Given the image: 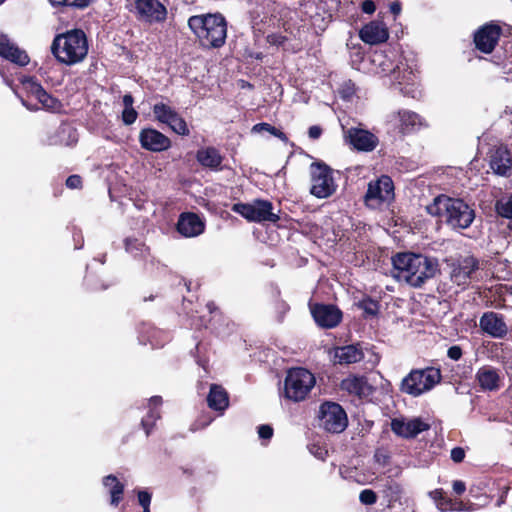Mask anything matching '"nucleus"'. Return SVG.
I'll return each instance as SVG.
<instances>
[{
  "label": "nucleus",
  "mask_w": 512,
  "mask_h": 512,
  "mask_svg": "<svg viewBox=\"0 0 512 512\" xmlns=\"http://www.w3.org/2000/svg\"><path fill=\"white\" fill-rule=\"evenodd\" d=\"M453 491L457 494V495H461L465 492L466 490V485L463 481L461 480H455L453 482Z\"/></svg>",
  "instance_id": "obj_53"
},
{
  "label": "nucleus",
  "mask_w": 512,
  "mask_h": 512,
  "mask_svg": "<svg viewBox=\"0 0 512 512\" xmlns=\"http://www.w3.org/2000/svg\"><path fill=\"white\" fill-rule=\"evenodd\" d=\"M139 142L143 149L151 152H162L171 147V140L154 128L142 129L139 133Z\"/></svg>",
  "instance_id": "obj_19"
},
{
  "label": "nucleus",
  "mask_w": 512,
  "mask_h": 512,
  "mask_svg": "<svg viewBox=\"0 0 512 512\" xmlns=\"http://www.w3.org/2000/svg\"><path fill=\"white\" fill-rule=\"evenodd\" d=\"M315 383V376L309 370L302 367L291 368L285 377L283 396L293 402L303 401Z\"/></svg>",
  "instance_id": "obj_6"
},
{
  "label": "nucleus",
  "mask_w": 512,
  "mask_h": 512,
  "mask_svg": "<svg viewBox=\"0 0 512 512\" xmlns=\"http://www.w3.org/2000/svg\"><path fill=\"white\" fill-rule=\"evenodd\" d=\"M360 307L363 311L370 316H375L379 311V304L377 301L373 299H364L360 303Z\"/></svg>",
  "instance_id": "obj_39"
},
{
  "label": "nucleus",
  "mask_w": 512,
  "mask_h": 512,
  "mask_svg": "<svg viewBox=\"0 0 512 512\" xmlns=\"http://www.w3.org/2000/svg\"><path fill=\"white\" fill-rule=\"evenodd\" d=\"M389 489L394 493V494H398L400 492V488L398 485H393V486H390Z\"/></svg>",
  "instance_id": "obj_59"
},
{
  "label": "nucleus",
  "mask_w": 512,
  "mask_h": 512,
  "mask_svg": "<svg viewBox=\"0 0 512 512\" xmlns=\"http://www.w3.org/2000/svg\"><path fill=\"white\" fill-rule=\"evenodd\" d=\"M430 496L432 497V499L437 503V505L441 509L447 508L448 505L451 506V509H457V510H463L464 509L462 507L461 503L452 504L450 501L446 500L445 497H444V493H443V491L441 489H436V490L430 492Z\"/></svg>",
  "instance_id": "obj_38"
},
{
  "label": "nucleus",
  "mask_w": 512,
  "mask_h": 512,
  "mask_svg": "<svg viewBox=\"0 0 512 512\" xmlns=\"http://www.w3.org/2000/svg\"><path fill=\"white\" fill-rule=\"evenodd\" d=\"M478 269L479 261L474 256L458 258L451 264L450 279L458 286H467Z\"/></svg>",
  "instance_id": "obj_14"
},
{
  "label": "nucleus",
  "mask_w": 512,
  "mask_h": 512,
  "mask_svg": "<svg viewBox=\"0 0 512 512\" xmlns=\"http://www.w3.org/2000/svg\"><path fill=\"white\" fill-rule=\"evenodd\" d=\"M137 116L138 113L134 108H127L122 112V121L126 125H131L136 121Z\"/></svg>",
  "instance_id": "obj_43"
},
{
  "label": "nucleus",
  "mask_w": 512,
  "mask_h": 512,
  "mask_svg": "<svg viewBox=\"0 0 512 512\" xmlns=\"http://www.w3.org/2000/svg\"><path fill=\"white\" fill-rule=\"evenodd\" d=\"M447 356L454 361L459 360L462 357L461 347L458 345L451 346L447 351Z\"/></svg>",
  "instance_id": "obj_47"
},
{
  "label": "nucleus",
  "mask_w": 512,
  "mask_h": 512,
  "mask_svg": "<svg viewBox=\"0 0 512 512\" xmlns=\"http://www.w3.org/2000/svg\"><path fill=\"white\" fill-rule=\"evenodd\" d=\"M161 405H162V398L160 396H153L149 399L148 413L141 420V425H142L143 429L145 430L147 436L151 433L155 422L158 419H160V417H161L160 410H159Z\"/></svg>",
  "instance_id": "obj_30"
},
{
  "label": "nucleus",
  "mask_w": 512,
  "mask_h": 512,
  "mask_svg": "<svg viewBox=\"0 0 512 512\" xmlns=\"http://www.w3.org/2000/svg\"><path fill=\"white\" fill-rule=\"evenodd\" d=\"M389 123L401 134H410L426 126L425 120L410 110H398L388 117Z\"/></svg>",
  "instance_id": "obj_13"
},
{
  "label": "nucleus",
  "mask_w": 512,
  "mask_h": 512,
  "mask_svg": "<svg viewBox=\"0 0 512 512\" xmlns=\"http://www.w3.org/2000/svg\"><path fill=\"white\" fill-rule=\"evenodd\" d=\"M311 181L310 192L317 198H327L336 190L332 170L325 164L311 165Z\"/></svg>",
  "instance_id": "obj_11"
},
{
  "label": "nucleus",
  "mask_w": 512,
  "mask_h": 512,
  "mask_svg": "<svg viewBox=\"0 0 512 512\" xmlns=\"http://www.w3.org/2000/svg\"><path fill=\"white\" fill-rule=\"evenodd\" d=\"M480 328L493 338H503L508 332L504 317L495 312H485L479 320Z\"/></svg>",
  "instance_id": "obj_22"
},
{
  "label": "nucleus",
  "mask_w": 512,
  "mask_h": 512,
  "mask_svg": "<svg viewBox=\"0 0 512 512\" xmlns=\"http://www.w3.org/2000/svg\"><path fill=\"white\" fill-rule=\"evenodd\" d=\"M251 131L253 133L268 132L269 134L273 135L274 137H277L278 139H280L284 143L288 142L287 136L281 130L277 129L276 127H274L271 124L266 123V122L255 124L252 127Z\"/></svg>",
  "instance_id": "obj_37"
},
{
  "label": "nucleus",
  "mask_w": 512,
  "mask_h": 512,
  "mask_svg": "<svg viewBox=\"0 0 512 512\" xmlns=\"http://www.w3.org/2000/svg\"><path fill=\"white\" fill-rule=\"evenodd\" d=\"M197 161L204 167L217 170L222 163V156L214 147L201 148L196 154Z\"/></svg>",
  "instance_id": "obj_32"
},
{
  "label": "nucleus",
  "mask_w": 512,
  "mask_h": 512,
  "mask_svg": "<svg viewBox=\"0 0 512 512\" xmlns=\"http://www.w3.org/2000/svg\"><path fill=\"white\" fill-rule=\"evenodd\" d=\"M232 211L240 214L251 222H272L276 223L280 217L273 212V205L266 200H255L252 203H236Z\"/></svg>",
  "instance_id": "obj_8"
},
{
  "label": "nucleus",
  "mask_w": 512,
  "mask_h": 512,
  "mask_svg": "<svg viewBox=\"0 0 512 512\" xmlns=\"http://www.w3.org/2000/svg\"><path fill=\"white\" fill-rule=\"evenodd\" d=\"M52 4L66 5L76 8H85L89 6L91 0H50Z\"/></svg>",
  "instance_id": "obj_40"
},
{
  "label": "nucleus",
  "mask_w": 512,
  "mask_h": 512,
  "mask_svg": "<svg viewBox=\"0 0 512 512\" xmlns=\"http://www.w3.org/2000/svg\"><path fill=\"white\" fill-rule=\"evenodd\" d=\"M417 75L411 65L408 64L406 59L400 60L395 67H393L390 80L392 84L399 89V91L412 98L420 95L416 83Z\"/></svg>",
  "instance_id": "obj_9"
},
{
  "label": "nucleus",
  "mask_w": 512,
  "mask_h": 512,
  "mask_svg": "<svg viewBox=\"0 0 512 512\" xmlns=\"http://www.w3.org/2000/svg\"><path fill=\"white\" fill-rule=\"evenodd\" d=\"M25 90L42 105V108L50 112H59L62 108L61 102L48 94L34 78L25 79L22 82Z\"/></svg>",
  "instance_id": "obj_17"
},
{
  "label": "nucleus",
  "mask_w": 512,
  "mask_h": 512,
  "mask_svg": "<svg viewBox=\"0 0 512 512\" xmlns=\"http://www.w3.org/2000/svg\"><path fill=\"white\" fill-rule=\"evenodd\" d=\"M361 8H362V11L367 14H372L376 9L375 3L372 0L363 1Z\"/></svg>",
  "instance_id": "obj_51"
},
{
  "label": "nucleus",
  "mask_w": 512,
  "mask_h": 512,
  "mask_svg": "<svg viewBox=\"0 0 512 512\" xmlns=\"http://www.w3.org/2000/svg\"><path fill=\"white\" fill-rule=\"evenodd\" d=\"M345 139L356 150L359 151H372L378 145V138L371 132L352 127L345 131Z\"/></svg>",
  "instance_id": "obj_20"
},
{
  "label": "nucleus",
  "mask_w": 512,
  "mask_h": 512,
  "mask_svg": "<svg viewBox=\"0 0 512 512\" xmlns=\"http://www.w3.org/2000/svg\"><path fill=\"white\" fill-rule=\"evenodd\" d=\"M139 19L149 23H160L167 17L166 7L158 0H135Z\"/></svg>",
  "instance_id": "obj_16"
},
{
  "label": "nucleus",
  "mask_w": 512,
  "mask_h": 512,
  "mask_svg": "<svg viewBox=\"0 0 512 512\" xmlns=\"http://www.w3.org/2000/svg\"><path fill=\"white\" fill-rule=\"evenodd\" d=\"M341 389L359 398H368L374 392V388L368 383L366 377L355 375L343 379Z\"/></svg>",
  "instance_id": "obj_25"
},
{
  "label": "nucleus",
  "mask_w": 512,
  "mask_h": 512,
  "mask_svg": "<svg viewBox=\"0 0 512 512\" xmlns=\"http://www.w3.org/2000/svg\"><path fill=\"white\" fill-rule=\"evenodd\" d=\"M251 16V23L253 27L258 25L259 23H262L264 19L266 18L264 7L263 6H257L253 10L250 11Z\"/></svg>",
  "instance_id": "obj_41"
},
{
  "label": "nucleus",
  "mask_w": 512,
  "mask_h": 512,
  "mask_svg": "<svg viewBox=\"0 0 512 512\" xmlns=\"http://www.w3.org/2000/svg\"><path fill=\"white\" fill-rule=\"evenodd\" d=\"M392 264L394 277L415 288L433 278L438 270L437 259L411 252L397 253Z\"/></svg>",
  "instance_id": "obj_1"
},
{
  "label": "nucleus",
  "mask_w": 512,
  "mask_h": 512,
  "mask_svg": "<svg viewBox=\"0 0 512 512\" xmlns=\"http://www.w3.org/2000/svg\"><path fill=\"white\" fill-rule=\"evenodd\" d=\"M258 436L263 440L271 439L273 436V428L270 425H260L258 427Z\"/></svg>",
  "instance_id": "obj_46"
},
{
  "label": "nucleus",
  "mask_w": 512,
  "mask_h": 512,
  "mask_svg": "<svg viewBox=\"0 0 512 512\" xmlns=\"http://www.w3.org/2000/svg\"><path fill=\"white\" fill-rule=\"evenodd\" d=\"M361 40L370 45H376L385 42L388 37V29L383 22L372 21L365 26L359 32Z\"/></svg>",
  "instance_id": "obj_23"
},
{
  "label": "nucleus",
  "mask_w": 512,
  "mask_h": 512,
  "mask_svg": "<svg viewBox=\"0 0 512 512\" xmlns=\"http://www.w3.org/2000/svg\"><path fill=\"white\" fill-rule=\"evenodd\" d=\"M502 34V29L494 23L481 26L474 34L476 48L486 54L491 53L497 45Z\"/></svg>",
  "instance_id": "obj_15"
},
{
  "label": "nucleus",
  "mask_w": 512,
  "mask_h": 512,
  "mask_svg": "<svg viewBox=\"0 0 512 512\" xmlns=\"http://www.w3.org/2000/svg\"><path fill=\"white\" fill-rule=\"evenodd\" d=\"M475 380L482 391L493 392L501 388L503 376L499 369L484 365L477 370Z\"/></svg>",
  "instance_id": "obj_21"
},
{
  "label": "nucleus",
  "mask_w": 512,
  "mask_h": 512,
  "mask_svg": "<svg viewBox=\"0 0 512 512\" xmlns=\"http://www.w3.org/2000/svg\"><path fill=\"white\" fill-rule=\"evenodd\" d=\"M102 483L110 495V505L117 507L123 499L124 484L113 474L105 476Z\"/></svg>",
  "instance_id": "obj_31"
},
{
  "label": "nucleus",
  "mask_w": 512,
  "mask_h": 512,
  "mask_svg": "<svg viewBox=\"0 0 512 512\" xmlns=\"http://www.w3.org/2000/svg\"><path fill=\"white\" fill-rule=\"evenodd\" d=\"M320 426L331 433H341L348 425L344 409L337 403L325 402L320 406Z\"/></svg>",
  "instance_id": "obj_10"
},
{
  "label": "nucleus",
  "mask_w": 512,
  "mask_h": 512,
  "mask_svg": "<svg viewBox=\"0 0 512 512\" xmlns=\"http://www.w3.org/2000/svg\"><path fill=\"white\" fill-rule=\"evenodd\" d=\"M392 431L405 438L415 437L419 433L428 429V425L420 419L404 421L402 419H393L391 422Z\"/></svg>",
  "instance_id": "obj_26"
},
{
  "label": "nucleus",
  "mask_w": 512,
  "mask_h": 512,
  "mask_svg": "<svg viewBox=\"0 0 512 512\" xmlns=\"http://www.w3.org/2000/svg\"><path fill=\"white\" fill-rule=\"evenodd\" d=\"M311 314L320 327L328 329L336 327L342 319V312L336 306L330 304L313 305Z\"/></svg>",
  "instance_id": "obj_18"
},
{
  "label": "nucleus",
  "mask_w": 512,
  "mask_h": 512,
  "mask_svg": "<svg viewBox=\"0 0 512 512\" xmlns=\"http://www.w3.org/2000/svg\"><path fill=\"white\" fill-rule=\"evenodd\" d=\"M506 288H512L511 285H500L496 289L497 295L502 299L503 302H506L509 299L510 291H506Z\"/></svg>",
  "instance_id": "obj_50"
},
{
  "label": "nucleus",
  "mask_w": 512,
  "mask_h": 512,
  "mask_svg": "<svg viewBox=\"0 0 512 512\" xmlns=\"http://www.w3.org/2000/svg\"><path fill=\"white\" fill-rule=\"evenodd\" d=\"M59 134L68 135L69 136V141H66L64 143L65 145H71V144H73V143H75L77 141V137H76L75 131L70 126H67V125L61 126L59 128Z\"/></svg>",
  "instance_id": "obj_44"
},
{
  "label": "nucleus",
  "mask_w": 512,
  "mask_h": 512,
  "mask_svg": "<svg viewBox=\"0 0 512 512\" xmlns=\"http://www.w3.org/2000/svg\"><path fill=\"white\" fill-rule=\"evenodd\" d=\"M426 211L440 217L453 229H466L475 219V211L466 202L445 195L437 196L426 206Z\"/></svg>",
  "instance_id": "obj_2"
},
{
  "label": "nucleus",
  "mask_w": 512,
  "mask_h": 512,
  "mask_svg": "<svg viewBox=\"0 0 512 512\" xmlns=\"http://www.w3.org/2000/svg\"><path fill=\"white\" fill-rule=\"evenodd\" d=\"M207 403L213 410L224 411L229 405L228 394L223 387L213 384L207 396Z\"/></svg>",
  "instance_id": "obj_33"
},
{
  "label": "nucleus",
  "mask_w": 512,
  "mask_h": 512,
  "mask_svg": "<svg viewBox=\"0 0 512 512\" xmlns=\"http://www.w3.org/2000/svg\"><path fill=\"white\" fill-rule=\"evenodd\" d=\"M375 459L379 464L385 465L387 463L388 456L380 451L375 453Z\"/></svg>",
  "instance_id": "obj_56"
},
{
  "label": "nucleus",
  "mask_w": 512,
  "mask_h": 512,
  "mask_svg": "<svg viewBox=\"0 0 512 512\" xmlns=\"http://www.w3.org/2000/svg\"><path fill=\"white\" fill-rule=\"evenodd\" d=\"M465 457V451L461 447H455L451 450V459L456 462L460 463L463 461Z\"/></svg>",
  "instance_id": "obj_48"
},
{
  "label": "nucleus",
  "mask_w": 512,
  "mask_h": 512,
  "mask_svg": "<svg viewBox=\"0 0 512 512\" xmlns=\"http://www.w3.org/2000/svg\"><path fill=\"white\" fill-rule=\"evenodd\" d=\"M388 507L391 509L394 508V503L392 501H389Z\"/></svg>",
  "instance_id": "obj_63"
},
{
  "label": "nucleus",
  "mask_w": 512,
  "mask_h": 512,
  "mask_svg": "<svg viewBox=\"0 0 512 512\" xmlns=\"http://www.w3.org/2000/svg\"><path fill=\"white\" fill-rule=\"evenodd\" d=\"M124 243L125 250L134 257H144L148 253V248L138 239L126 238Z\"/></svg>",
  "instance_id": "obj_36"
},
{
  "label": "nucleus",
  "mask_w": 512,
  "mask_h": 512,
  "mask_svg": "<svg viewBox=\"0 0 512 512\" xmlns=\"http://www.w3.org/2000/svg\"><path fill=\"white\" fill-rule=\"evenodd\" d=\"M496 212L503 218L512 219V194L502 196L496 201Z\"/></svg>",
  "instance_id": "obj_35"
},
{
  "label": "nucleus",
  "mask_w": 512,
  "mask_h": 512,
  "mask_svg": "<svg viewBox=\"0 0 512 512\" xmlns=\"http://www.w3.org/2000/svg\"><path fill=\"white\" fill-rule=\"evenodd\" d=\"M390 10L394 15H398L401 11L400 4L398 2H394L390 5Z\"/></svg>",
  "instance_id": "obj_58"
},
{
  "label": "nucleus",
  "mask_w": 512,
  "mask_h": 512,
  "mask_svg": "<svg viewBox=\"0 0 512 512\" xmlns=\"http://www.w3.org/2000/svg\"><path fill=\"white\" fill-rule=\"evenodd\" d=\"M153 115L155 119L169 126L178 135L188 136L190 131L184 118L170 105L163 102L154 104Z\"/></svg>",
  "instance_id": "obj_12"
},
{
  "label": "nucleus",
  "mask_w": 512,
  "mask_h": 512,
  "mask_svg": "<svg viewBox=\"0 0 512 512\" xmlns=\"http://www.w3.org/2000/svg\"><path fill=\"white\" fill-rule=\"evenodd\" d=\"M359 500L364 505H372L377 501L376 493L371 489H364L359 495Z\"/></svg>",
  "instance_id": "obj_42"
},
{
  "label": "nucleus",
  "mask_w": 512,
  "mask_h": 512,
  "mask_svg": "<svg viewBox=\"0 0 512 512\" xmlns=\"http://www.w3.org/2000/svg\"><path fill=\"white\" fill-rule=\"evenodd\" d=\"M322 134V129L319 126H311L308 130V135L311 139H318Z\"/></svg>",
  "instance_id": "obj_55"
},
{
  "label": "nucleus",
  "mask_w": 512,
  "mask_h": 512,
  "mask_svg": "<svg viewBox=\"0 0 512 512\" xmlns=\"http://www.w3.org/2000/svg\"><path fill=\"white\" fill-rule=\"evenodd\" d=\"M82 179L78 175H71L66 180V186L71 189H76L81 186Z\"/></svg>",
  "instance_id": "obj_49"
},
{
  "label": "nucleus",
  "mask_w": 512,
  "mask_h": 512,
  "mask_svg": "<svg viewBox=\"0 0 512 512\" xmlns=\"http://www.w3.org/2000/svg\"><path fill=\"white\" fill-rule=\"evenodd\" d=\"M204 228V222L194 213L182 214L177 223L178 232L185 237L198 236Z\"/></svg>",
  "instance_id": "obj_27"
},
{
  "label": "nucleus",
  "mask_w": 512,
  "mask_h": 512,
  "mask_svg": "<svg viewBox=\"0 0 512 512\" xmlns=\"http://www.w3.org/2000/svg\"><path fill=\"white\" fill-rule=\"evenodd\" d=\"M188 25L205 46L219 48L226 41L227 22L219 13L191 16Z\"/></svg>",
  "instance_id": "obj_4"
},
{
  "label": "nucleus",
  "mask_w": 512,
  "mask_h": 512,
  "mask_svg": "<svg viewBox=\"0 0 512 512\" xmlns=\"http://www.w3.org/2000/svg\"><path fill=\"white\" fill-rule=\"evenodd\" d=\"M370 62L373 65V71L377 74H391L393 69V63L383 52H374L369 57Z\"/></svg>",
  "instance_id": "obj_34"
},
{
  "label": "nucleus",
  "mask_w": 512,
  "mask_h": 512,
  "mask_svg": "<svg viewBox=\"0 0 512 512\" xmlns=\"http://www.w3.org/2000/svg\"><path fill=\"white\" fill-rule=\"evenodd\" d=\"M23 105H25L29 110H37L36 107L29 106L24 100H22Z\"/></svg>",
  "instance_id": "obj_60"
},
{
  "label": "nucleus",
  "mask_w": 512,
  "mask_h": 512,
  "mask_svg": "<svg viewBox=\"0 0 512 512\" xmlns=\"http://www.w3.org/2000/svg\"><path fill=\"white\" fill-rule=\"evenodd\" d=\"M311 453H313L318 459L324 460L327 456V451L316 446H312L310 449Z\"/></svg>",
  "instance_id": "obj_54"
},
{
  "label": "nucleus",
  "mask_w": 512,
  "mask_h": 512,
  "mask_svg": "<svg viewBox=\"0 0 512 512\" xmlns=\"http://www.w3.org/2000/svg\"><path fill=\"white\" fill-rule=\"evenodd\" d=\"M133 103H134V99H133L132 95H130V94L124 95V97H123L124 109L133 108Z\"/></svg>",
  "instance_id": "obj_57"
},
{
  "label": "nucleus",
  "mask_w": 512,
  "mask_h": 512,
  "mask_svg": "<svg viewBox=\"0 0 512 512\" xmlns=\"http://www.w3.org/2000/svg\"><path fill=\"white\" fill-rule=\"evenodd\" d=\"M441 379L442 374L439 368L414 369L402 379L400 390L410 396L418 397L432 390Z\"/></svg>",
  "instance_id": "obj_5"
},
{
  "label": "nucleus",
  "mask_w": 512,
  "mask_h": 512,
  "mask_svg": "<svg viewBox=\"0 0 512 512\" xmlns=\"http://www.w3.org/2000/svg\"><path fill=\"white\" fill-rule=\"evenodd\" d=\"M51 52L62 64H77L83 61L88 53L87 37L80 29L58 34L51 44Z\"/></svg>",
  "instance_id": "obj_3"
},
{
  "label": "nucleus",
  "mask_w": 512,
  "mask_h": 512,
  "mask_svg": "<svg viewBox=\"0 0 512 512\" xmlns=\"http://www.w3.org/2000/svg\"><path fill=\"white\" fill-rule=\"evenodd\" d=\"M267 40L270 44L281 45L285 41V37L279 34H270L267 36Z\"/></svg>",
  "instance_id": "obj_52"
},
{
  "label": "nucleus",
  "mask_w": 512,
  "mask_h": 512,
  "mask_svg": "<svg viewBox=\"0 0 512 512\" xmlns=\"http://www.w3.org/2000/svg\"><path fill=\"white\" fill-rule=\"evenodd\" d=\"M0 56L20 66H25L29 63L27 53L20 50L11 42L9 37L2 32H0Z\"/></svg>",
  "instance_id": "obj_24"
},
{
  "label": "nucleus",
  "mask_w": 512,
  "mask_h": 512,
  "mask_svg": "<svg viewBox=\"0 0 512 512\" xmlns=\"http://www.w3.org/2000/svg\"><path fill=\"white\" fill-rule=\"evenodd\" d=\"M143 512H150V507L149 508H143Z\"/></svg>",
  "instance_id": "obj_64"
},
{
  "label": "nucleus",
  "mask_w": 512,
  "mask_h": 512,
  "mask_svg": "<svg viewBox=\"0 0 512 512\" xmlns=\"http://www.w3.org/2000/svg\"><path fill=\"white\" fill-rule=\"evenodd\" d=\"M506 291H508V292L510 291V295H509L510 297L509 298L512 299V288H506Z\"/></svg>",
  "instance_id": "obj_62"
},
{
  "label": "nucleus",
  "mask_w": 512,
  "mask_h": 512,
  "mask_svg": "<svg viewBox=\"0 0 512 512\" xmlns=\"http://www.w3.org/2000/svg\"><path fill=\"white\" fill-rule=\"evenodd\" d=\"M506 74H507V76L505 77V79H506L507 81H508V80H510V79H512V71H511V72H507Z\"/></svg>",
  "instance_id": "obj_61"
},
{
  "label": "nucleus",
  "mask_w": 512,
  "mask_h": 512,
  "mask_svg": "<svg viewBox=\"0 0 512 512\" xmlns=\"http://www.w3.org/2000/svg\"><path fill=\"white\" fill-rule=\"evenodd\" d=\"M490 167L494 173L507 176L512 168L510 152L504 146L495 148L490 156Z\"/></svg>",
  "instance_id": "obj_28"
},
{
  "label": "nucleus",
  "mask_w": 512,
  "mask_h": 512,
  "mask_svg": "<svg viewBox=\"0 0 512 512\" xmlns=\"http://www.w3.org/2000/svg\"><path fill=\"white\" fill-rule=\"evenodd\" d=\"M364 357V354L357 345L351 344L346 346L337 347L333 353V359L339 364H352L359 362Z\"/></svg>",
  "instance_id": "obj_29"
},
{
  "label": "nucleus",
  "mask_w": 512,
  "mask_h": 512,
  "mask_svg": "<svg viewBox=\"0 0 512 512\" xmlns=\"http://www.w3.org/2000/svg\"><path fill=\"white\" fill-rule=\"evenodd\" d=\"M138 502L142 508H149L151 504V494L146 490H140L137 493Z\"/></svg>",
  "instance_id": "obj_45"
},
{
  "label": "nucleus",
  "mask_w": 512,
  "mask_h": 512,
  "mask_svg": "<svg viewBox=\"0 0 512 512\" xmlns=\"http://www.w3.org/2000/svg\"><path fill=\"white\" fill-rule=\"evenodd\" d=\"M395 197L394 183L387 175H382L374 181H370L364 197L365 204L371 209H380L388 206Z\"/></svg>",
  "instance_id": "obj_7"
}]
</instances>
